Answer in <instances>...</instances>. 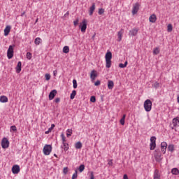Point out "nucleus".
I'll return each mask as SVG.
<instances>
[{"label":"nucleus","mask_w":179,"mask_h":179,"mask_svg":"<svg viewBox=\"0 0 179 179\" xmlns=\"http://www.w3.org/2000/svg\"><path fill=\"white\" fill-rule=\"evenodd\" d=\"M113 58V53L111 52H107L105 55L106 67L111 68V59Z\"/></svg>","instance_id":"1"},{"label":"nucleus","mask_w":179,"mask_h":179,"mask_svg":"<svg viewBox=\"0 0 179 179\" xmlns=\"http://www.w3.org/2000/svg\"><path fill=\"white\" fill-rule=\"evenodd\" d=\"M152 101H150V99H146L144 101V109L145 110V111L147 113H150V111H152Z\"/></svg>","instance_id":"2"},{"label":"nucleus","mask_w":179,"mask_h":179,"mask_svg":"<svg viewBox=\"0 0 179 179\" xmlns=\"http://www.w3.org/2000/svg\"><path fill=\"white\" fill-rule=\"evenodd\" d=\"M154 157H155V161L157 162V163H162V160H163V157H162V152H160V150H155Z\"/></svg>","instance_id":"3"},{"label":"nucleus","mask_w":179,"mask_h":179,"mask_svg":"<svg viewBox=\"0 0 179 179\" xmlns=\"http://www.w3.org/2000/svg\"><path fill=\"white\" fill-rule=\"evenodd\" d=\"M79 27L82 33H86V29H87V20L84 19L79 25Z\"/></svg>","instance_id":"4"},{"label":"nucleus","mask_w":179,"mask_h":179,"mask_svg":"<svg viewBox=\"0 0 179 179\" xmlns=\"http://www.w3.org/2000/svg\"><path fill=\"white\" fill-rule=\"evenodd\" d=\"M52 150V146H51V145L46 144L43 147V153L44 155H45V156L50 155Z\"/></svg>","instance_id":"5"},{"label":"nucleus","mask_w":179,"mask_h":179,"mask_svg":"<svg viewBox=\"0 0 179 179\" xmlns=\"http://www.w3.org/2000/svg\"><path fill=\"white\" fill-rule=\"evenodd\" d=\"M13 47H15V45H10L7 50V57L8 59H12V58H13Z\"/></svg>","instance_id":"6"},{"label":"nucleus","mask_w":179,"mask_h":179,"mask_svg":"<svg viewBox=\"0 0 179 179\" xmlns=\"http://www.w3.org/2000/svg\"><path fill=\"white\" fill-rule=\"evenodd\" d=\"M1 147L3 149H8L9 148V140L6 138H3L1 141Z\"/></svg>","instance_id":"7"},{"label":"nucleus","mask_w":179,"mask_h":179,"mask_svg":"<svg viewBox=\"0 0 179 179\" xmlns=\"http://www.w3.org/2000/svg\"><path fill=\"white\" fill-rule=\"evenodd\" d=\"M140 6L141 5L139 4V3H136L135 4H134L133 9L131 11L133 15H136V13H138Z\"/></svg>","instance_id":"8"},{"label":"nucleus","mask_w":179,"mask_h":179,"mask_svg":"<svg viewBox=\"0 0 179 179\" xmlns=\"http://www.w3.org/2000/svg\"><path fill=\"white\" fill-rule=\"evenodd\" d=\"M13 174H19L20 173V166L19 165H14L12 167Z\"/></svg>","instance_id":"9"},{"label":"nucleus","mask_w":179,"mask_h":179,"mask_svg":"<svg viewBox=\"0 0 179 179\" xmlns=\"http://www.w3.org/2000/svg\"><path fill=\"white\" fill-rule=\"evenodd\" d=\"M139 31V29L138 28H134L129 32V36L134 37L138 34V32Z\"/></svg>","instance_id":"10"},{"label":"nucleus","mask_w":179,"mask_h":179,"mask_svg":"<svg viewBox=\"0 0 179 179\" xmlns=\"http://www.w3.org/2000/svg\"><path fill=\"white\" fill-rule=\"evenodd\" d=\"M172 124L173 125L172 129H174V128H176V127H179V117L173 119Z\"/></svg>","instance_id":"11"},{"label":"nucleus","mask_w":179,"mask_h":179,"mask_svg":"<svg viewBox=\"0 0 179 179\" xmlns=\"http://www.w3.org/2000/svg\"><path fill=\"white\" fill-rule=\"evenodd\" d=\"M166 149H167V143L162 142L161 143V150H162V152H163L164 155H166Z\"/></svg>","instance_id":"12"},{"label":"nucleus","mask_w":179,"mask_h":179,"mask_svg":"<svg viewBox=\"0 0 179 179\" xmlns=\"http://www.w3.org/2000/svg\"><path fill=\"white\" fill-rule=\"evenodd\" d=\"M97 78V71L95 70H92L90 73V78L92 80H96V78Z\"/></svg>","instance_id":"13"},{"label":"nucleus","mask_w":179,"mask_h":179,"mask_svg":"<svg viewBox=\"0 0 179 179\" xmlns=\"http://www.w3.org/2000/svg\"><path fill=\"white\" fill-rule=\"evenodd\" d=\"M57 95V90H52L49 94V100L54 99V97Z\"/></svg>","instance_id":"14"},{"label":"nucleus","mask_w":179,"mask_h":179,"mask_svg":"<svg viewBox=\"0 0 179 179\" xmlns=\"http://www.w3.org/2000/svg\"><path fill=\"white\" fill-rule=\"evenodd\" d=\"M96 10V3H92V6L90 8V10H89V13H90V16H92L93 15V13L94 12V10Z\"/></svg>","instance_id":"15"},{"label":"nucleus","mask_w":179,"mask_h":179,"mask_svg":"<svg viewBox=\"0 0 179 179\" xmlns=\"http://www.w3.org/2000/svg\"><path fill=\"white\" fill-rule=\"evenodd\" d=\"M16 69V73H20L22 71V62H18L17 66L15 67Z\"/></svg>","instance_id":"16"},{"label":"nucleus","mask_w":179,"mask_h":179,"mask_svg":"<svg viewBox=\"0 0 179 179\" xmlns=\"http://www.w3.org/2000/svg\"><path fill=\"white\" fill-rule=\"evenodd\" d=\"M156 20H157L156 15L152 14L150 16L149 21L150 22V23H156Z\"/></svg>","instance_id":"17"},{"label":"nucleus","mask_w":179,"mask_h":179,"mask_svg":"<svg viewBox=\"0 0 179 179\" xmlns=\"http://www.w3.org/2000/svg\"><path fill=\"white\" fill-rule=\"evenodd\" d=\"M62 149H64V152H67L69 150V144L67 143H62L61 145Z\"/></svg>","instance_id":"18"},{"label":"nucleus","mask_w":179,"mask_h":179,"mask_svg":"<svg viewBox=\"0 0 179 179\" xmlns=\"http://www.w3.org/2000/svg\"><path fill=\"white\" fill-rule=\"evenodd\" d=\"M108 88L109 89V90H113V89L114 88V81L113 80L108 81Z\"/></svg>","instance_id":"19"},{"label":"nucleus","mask_w":179,"mask_h":179,"mask_svg":"<svg viewBox=\"0 0 179 179\" xmlns=\"http://www.w3.org/2000/svg\"><path fill=\"white\" fill-rule=\"evenodd\" d=\"M10 33V26H6L4 29V36H8Z\"/></svg>","instance_id":"20"},{"label":"nucleus","mask_w":179,"mask_h":179,"mask_svg":"<svg viewBox=\"0 0 179 179\" xmlns=\"http://www.w3.org/2000/svg\"><path fill=\"white\" fill-rule=\"evenodd\" d=\"M171 173L173 176H178L179 175V170H178V169H177V168L172 169Z\"/></svg>","instance_id":"21"},{"label":"nucleus","mask_w":179,"mask_h":179,"mask_svg":"<svg viewBox=\"0 0 179 179\" xmlns=\"http://www.w3.org/2000/svg\"><path fill=\"white\" fill-rule=\"evenodd\" d=\"M1 103H8V97L6 96H0Z\"/></svg>","instance_id":"22"},{"label":"nucleus","mask_w":179,"mask_h":179,"mask_svg":"<svg viewBox=\"0 0 179 179\" xmlns=\"http://www.w3.org/2000/svg\"><path fill=\"white\" fill-rule=\"evenodd\" d=\"M160 178V174H159V171L156 169L154 172V179Z\"/></svg>","instance_id":"23"},{"label":"nucleus","mask_w":179,"mask_h":179,"mask_svg":"<svg viewBox=\"0 0 179 179\" xmlns=\"http://www.w3.org/2000/svg\"><path fill=\"white\" fill-rule=\"evenodd\" d=\"M117 36H118L117 41L120 43V41L122 40V31H118Z\"/></svg>","instance_id":"24"},{"label":"nucleus","mask_w":179,"mask_h":179,"mask_svg":"<svg viewBox=\"0 0 179 179\" xmlns=\"http://www.w3.org/2000/svg\"><path fill=\"white\" fill-rule=\"evenodd\" d=\"M127 117V115H123L122 117L121 118L120 122L121 125H125V117Z\"/></svg>","instance_id":"25"},{"label":"nucleus","mask_w":179,"mask_h":179,"mask_svg":"<svg viewBox=\"0 0 179 179\" xmlns=\"http://www.w3.org/2000/svg\"><path fill=\"white\" fill-rule=\"evenodd\" d=\"M34 43L36 44V45H40V44L41 43V39L39 37L36 38Z\"/></svg>","instance_id":"26"},{"label":"nucleus","mask_w":179,"mask_h":179,"mask_svg":"<svg viewBox=\"0 0 179 179\" xmlns=\"http://www.w3.org/2000/svg\"><path fill=\"white\" fill-rule=\"evenodd\" d=\"M75 96H76V90H73L70 95L71 100H73L75 99Z\"/></svg>","instance_id":"27"},{"label":"nucleus","mask_w":179,"mask_h":179,"mask_svg":"<svg viewBox=\"0 0 179 179\" xmlns=\"http://www.w3.org/2000/svg\"><path fill=\"white\" fill-rule=\"evenodd\" d=\"M76 149H82V143L80 141L77 142L75 144Z\"/></svg>","instance_id":"28"},{"label":"nucleus","mask_w":179,"mask_h":179,"mask_svg":"<svg viewBox=\"0 0 179 179\" xmlns=\"http://www.w3.org/2000/svg\"><path fill=\"white\" fill-rule=\"evenodd\" d=\"M168 150H169V152H174V145H173V144L169 145Z\"/></svg>","instance_id":"29"},{"label":"nucleus","mask_w":179,"mask_h":179,"mask_svg":"<svg viewBox=\"0 0 179 179\" xmlns=\"http://www.w3.org/2000/svg\"><path fill=\"white\" fill-rule=\"evenodd\" d=\"M155 148H156V143H150V150H155Z\"/></svg>","instance_id":"30"},{"label":"nucleus","mask_w":179,"mask_h":179,"mask_svg":"<svg viewBox=\"0 0 179 179\" xmlns=\"http://www.w3.org/2000/svg\"><path fill=\"white\" fill-rule=\"evenodd\" d=\"M63 52L64 54H68V52H69V46H64L63 48Z\"/></svg>","instance_id":"31"},{"label":"nucleus","mask_w":179,"mask_h":179,"mask_svg":"<svg viewBox=\"0 0 179 179\" xmlns=\"http://www.w3.org/2000/svg\"><path fill=\"white\" fill-rule=\"evenodd\" d=\"M127 65H128L127 61H126L124 64H122V63L119 64V68H127Z\"/></svg>","instance_id":"32"},{"label":"nucleus","mask_w":179,"mask_h":179,"mask_svg":"<svg viewBox=\"0 0 179 179\" xmlns=\"http://www.w3.org/2000/svg\"><path fill=\"white\" fill-rule=\"evenodd\" d=\"M160 53V50L159 49V48H156L154 49L153 50V55H157V54Z\"/></svg>","instance_id":"33"},{"label":"nucleus","mask_w":179,"mask_h":179,"mask_svg":"<svg viewBox=\"0 0 179 179\" xmlns=\"http://www.w3.org/2000/svg\"><path fill=\"white\" fill-rule=\"evenodd\" d=\"M61 138H62V143H66V138L65 137V135H64L63 133L61 134Z\"/></svg>","instance_id":"34"},{"label":"nucleus","mask_w":179,"mask_h":179,"mask_svg":"<svg viewBox=\"0 0 179 179\" xmlns=\"http://www.w3.org/2000/svg\"><path fill=\"white\" fill-rule=\"evenodd\" d=\"M167 30L170 33L173 31V25L171 24H169L167 26Z\"/></svg>","instance_id":"35"},{"label":"nucleus","mask_w":179,"mask_h":179,"mask_svg":"<svg viewBox=\"0 0 179 179\" xmlns=\"http://www.w3.org/2000/svg\"><path fill=\"white\" fill-rule=\"evenodd\" d=\"M73 89H76L78 87V81L76 80H73Z\"/></svg>","instance_id":"36"},{"label":"nucleus","mask_w":179,"mask_h":179,"mask_svg":"<svg viewBox=\"0 0 179 179\" xmlns=\"http://www.w3.org/2000/svg\"><path fill=\"white\" fill-rule=\"evenodd\" d=\"M78 170H79L80 173H82L85 170V165L84 164H81L79 166Z\"/></svg>","instance_id":"37"},{"label":"nucleus","mask_w":179,"mask_h":179,"mask_svg":"<svg viewBox=\"0 0 179 179\" xmlns=\"http://www.w3.org/2000/svg\"><path fill=\"white\" fill-rule=\"evenodd\" d=\"M78 178V171H75V173L72 176L71 179H77Z\"/></svg>","instance_id":"38"},{"label":"nucleus","mask_w":179,"mask_h":179,"mask_svg":"<svg viewBox=\"0 0 179 179\" xmlns=\"http://www.w3.org/2000/svg\"><path fill=\"white\" fill-rule=\"evenodd\" d=\"M150 143H156V136H152L150 138Z\"/></svg>","instance_id":"39"},{"label":"nucleus","mask_w":179,"mask_h":179,"mask_svg":"<svg viewBox=\"0 0 179 179\" xmlns=\"http://www.w3.org/2000/svg\"><path fill=\"white\" fill-rule=\"evenodd\" d=\"M153 87H155V89L159 88V87L160 86V84H159L158 82H155L153 85H152Z\"/></svg>","instance_id":"40"},{"label":"nucleus","mask_w":179,"mask_h":179,"mask_svg":"<svg viewBox=\"0 0 179 179\" xmlns=\"http://www.w3.org/2000/svg\"><path fill=\"white\" fill-rule=\"evenodd\" d=\"M10 131H13L14 132H16V131H17V128L16 127L15 125H13L10 127Z\"/></svg>","instance_id":"41"},{"label":"nucleus","mask_w":179,"mask_h":179,"mask_svg":"<svg viewBox=\"0 0 179 179\" xmlns=\"http://www.w3.org/2000/svg\"><path fill=\"white\" fill-rule=\"evenodd\" d=\"M67 134H66V136L69 137L72 135V129H67Z\"/></svg>","instance_id":"42"},{"label":"nucleus","mask_w":179,"mask_h":179,"mask_svg":"<svg viewBox=\"0 0 179 179\" xmlns=\"http://www.w3.org/2000/svg\"><path fill=\"white\" fill-rule=\"evenodd\" d=\"M27 59H31V53L30 52H27Z\"/></svg>","instance_id":"43"},{"label":"nucleus","mask_w":179,"mask_h":179,"mask_svg":"<svg viewBox=\"0 0 179 179\" xmlns=\"http://www.w3.org/2000/svg\"><path fill=\"white\" fill-rule=\"evenodd\" d=\"M90 101L92 103H96V96H92L91 98H90Z\"/></svg>","instance_id":"44"},{"label":"nucleus","mask_w":179,"mask_h":179,"mask_svg":"<svg viewBox=\"0 0 179 179\" xmlns=\"http://www.w3.org/2000/svg\"><path fill=\"white\" fill-rule=\"evenodd\" d=\"M99 15H103L104 13V9L103 8H99L98 11Z\"/></svg>","instance_id":"45"},{"label":"nucleus","mask_w":179,"mask_h":179,"mask_svg":"<svg viewBox=\"0 0 179 179\" xmlns=\"http://www.w3.org/2000/svg\"><path fill=\"white\" fill-rule=\"evenodd\" d=\"M74 26H78L79 24V18H77L75 21H73Z\"/></svg>","instance_id":"46"},{"label":"nucleus","mask_w":179,"mask_h":179,"mask_svg":"<svg viewBox=\"0 0 179 179\" xmlns=\"http://www.w3.org/2000/svg\"><path fill=\"white\" fill-rule=\"evenodd\" d=\"M45 78L46 80H50L51 79V76L50 74H45Z\"/></svg>","instance_id":"47"},{"label":"nucleus","mask_w":179,"mask_h":179,"mask_svg":"<svg viewBox=\"0 0 179 179\" xmlns=\"http://www.w3.org/2000/svg\"><path fill=\"white\" fill-rule=\"evenodd\" d=\"M64 174L66 175L68 174V167H64L63 169Z\"/></svg>","instance_id":"48"},{"label":"nucleus","mask_w":179,"mask_h":179,"mask_svg":"<svg viewBox=\"0 0 179 179\" xmlns=\"http://www.w3.org/2000/svg\"><path fill=\"white\" fill-rule=\"evenodd\" d=\"M100 80H96L95 83H94V86H100Z\"/></svg>","instance_id":"49"},{"label":"nucleus","mask_w":179,"mask_h":179,"mask_svg":"<svg viewBox=\"0 0 179 179\" xmlns=\"http://www.w3.org/2000/svg\"><path fill=\"white\" fill-rule=\"evenodd\" d=\"M108 166H113V159H108Z\"/></svg>","instance_id":"50"},{"label":"nucleus","mask_w":179,"mask_h":179,"mask_svg":"<svg viewBox=\"0 0 179 179\" xmlns=\"http://www.w3.org/2000/svg\"><path fill=\"white\" fill-rule=\"evenodd\" d=\"M59 101H61V99H59V98H56L55 99V102H56V103H59Z\"/></svg>","instance_id":"51"},{"label":"nucleus","mask_w":179,"mask_h":179,"mask_svg":"<svg viewBox=\"0 0 179 179\" xmlns=\"http://www.w3.org/2000/svg\"><path fill=\"white\" fill-rule=\"evenodd\" d=\"M69 16V11H67V12L66 13V14H64V17H68Z\"/></svg>","instance_id":"52"},{"label":"nucleus","mask_w":179,"mask_h":179,"mask_svg":"<svg viewBox=\"0 0 179 179\" xmlns=\"http://www.w3.org/2000/svg\"><path fill=\"white\" fill-rule=\"evenodd\" d=\"M57 73H58V71H57V70H55V71H53V75H54L55 76H57Z\"/></svg>","instance_id":"53"},{"label":"nucleus","mask_w":179,"mask_h":179,"mask_svg":"<svg viewBox=\"0 0 179 179\" xmlns=\"http://www.w3.org/2000/svg\"><path fill=\"white\" fill-rule=\"evenodd\" d=\"M123 179H129L128 176L127 174H124L123 176Z\"/></svg>","instance_id":"54"},{"label":"nucleus","mask_w":179,"mask_h":179,"mask_svg":"<svg viewBox=\"0 0 179 179\" xmlns=\"http://www.w3.org/2000/svg\"><path fill=\"white\" fill-rule=\"evenodd\" d=\"M50 128H52V129H54V128H55V124H52Z\"/></svg>","instance_id":"55"},{"label":"nucleus","mask_w":179,"mask_h":179,"mask_svg":"<svg viewBox=\"0 0 179 179\" xmlns=\"http://www.w3.org/2000/svg\"><path fill=\"white\" fill-rule=\"evenodd\" d=\"M50 131L48 130V131H45V135H48V134H50Z\"/></svg>","instance_id":"56"},{"label":"nucleus","mask_w":179,"mask_h":179,"mask_svg":"<svg viewBox=\"0 0 179 179\" xmlns=\"http://www.w3.org/2000/svg\"><path fill=\"white\" fill-rule=\"evenodd\" d=\"M48 131L51 132V131H52V128L50 127Z\"/></svg>","instance_id":"57"},{"label":"nucleus","mask_w":179,"mask_h":179,"mask_svg":"<svg viewBox=\"0 0 179 179\" xmlns=\"http://www.w3.org/2000/svg\"><path fill=\"white\" fill-rule=\"evenodd\" d=\"M55 157H58V156L57 155V154H54Z\"/></svg>","instance_id":"58"},{"label":"nucleus","mask_w":179,"mask_h":179,"mask_svg":"<svg viewBox=\"0 0 179 179\" xmlns=\"http://www.w3.org/2000/svg\"><path fill=\"white\" fill-rule=\"evenodd\" d=\"M37 22H38V19H36V23H37Z\"/></svg>","instance_id":"59"},{"label":"nucleus","mask_w":179,"mask_h":179,"mask_svg":"<svg viewBox=\"0 0 179 179\" xmlns=\"http://www.w3.org/2000/svg\"><path fill=\"white\" fill-rule=\"evenodd\" d=\"M24 15V13H23L22 15H21V16H23Z\"/></svg>","instance_id":"60"},{"label":"nucleus","mask_w":179,"mask_h":179,"mask_svg":"<svg viewBox=\"0 0 179 179\" xmlns=\"http://www.w3.org/2000/svg\"><path fill=\"white\" fill-rule=\"evenodd\" d=\"M92 37H94V35Z\"/></svg>","instance_id":"61"},{"label":"nucleus","mask_w":179,"mask_h":179,"mask_svg":"<svg viewBox=\"0 0 179 179\" xmlns=\"http://www.w3.org/2000/svg\"><path fill=\"white\" fill-rule=\"evenodd\" d=\"M157 179H160V178H157Z\"/></svg>","instance_id":"62"}]
</instances>
